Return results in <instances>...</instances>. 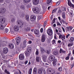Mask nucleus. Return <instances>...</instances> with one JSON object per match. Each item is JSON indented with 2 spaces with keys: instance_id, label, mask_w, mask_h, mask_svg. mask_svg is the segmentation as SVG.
Segmentation results:
<instances>
[{
  "instance_id": "obj_1",
  "label": "nucleus",
  "mask_w": 74,
  "mask_h": 74,
  "mask_svg": "<svg viewBox=\"0 0 74 74\" xmlns=\"http://www.w3.org/2000/svg\"><path fill=\"white\" fill-rule=\"evenodd\" d=\"M33 12L34 13H35V14H38L40 12H41L39 8L37 7H35L33 8Z\"/></svg>"
},
{
  "instance_id": "obj_2",
  "label": "nucleus",
  "mask_w": 74,
  "mask_h": 74,
  "mask_svg": "<svg viewBox=\"0 0 74 74\" xmlns=\"http://www.w3.org/2000/svg\"><path fill=\"white\" fill-rule=\"evenodd\" d=\"M32 52V48L29 47H28L27 49V53H25L26 56H28L30 55V53Z\"/></svg>"
},
{
  "instance_id": "obj_3",
  "label": "nucleus",
  "mask_w": 74,
  "mask_h": 74,
  "mask_svg": "<svg viewBox=\"0 0 74 74\" xmlns=\"http://www.w3.org/2000/svg\"><path fill=\"white\" fill-rule=\"evenodd\" d=\"M38 74H46V72L45 70L39 69L38 71Z\"/></svg>"
},
{
  "instance_id": "obj_4",
  "label": "nucleus",
  "mask_w": 74,
  "mask_h": 74,
  "mask_svg": "<svg viewBox=\"0 0 74 74\" xmlns=\"http://www.w3.org/2000/svg\"><path fill=\"white\" fill-rule=\"evenodd\" d=\"M15 40H16V44L17 45H19L20 42H21V37H17L15 38Z\"/></svg>"
},
{
  "instance_id": "obj_5",
  "label": "nucleus",
  "mask_w": 74,
  "mask_h": 74,
  "mask_svg": "<svg viewBox=\"0 0 74 74\" xmlns=\"http://www.w3.org/2000/svg\"><path fill=\"white\" fill-rule=\"evenodd\" d=\"M17 23L18 25H19V26L20 27H22L23 26V23L21 20H17Z\"/></svg>"
},
{
  "instance_id": "obj_6",
  "label": "nucleus",
  "mask_w": 74,
  "mask_h": 74,
  "mask_svg": "<svg viewBox=\"0 0 74 74\" xmlns=\"http://www.w3.org/2000/svg\"><path fill=\"white\" fill-rule=\"evenodd\" d=\"M66 36L64 35H60L59 36V38H61L62 39V41H65V40H66Z\"/></svg>"
},
{
  "instance_id": "obj_7",
  "label": "nucleus",
  "mask_w": 74,
  "mask_h": 74,
  "mask_svg": "<svg viewBox=\"0 0 74 74\" xmlns=\"http://www.w3.org/2000/svg\"><path fill=\"white\" fill-rule=\"evenodd\" d=\"M45 38V35L44 34H42L41 38V41L42 42H45V41L46 39Z\"/></svg>"
},
{
  "instance_id": "obj_8",
  "label": "nucleus",
  "mask_w": 74,
  "mask_h": 74,
  "mask_svg": "<svg viewBox=\"0 0 74 74\" xmlns=\"http://www.w3.org/2000/svg\"><path fill=\"white\" fill-rule=\"evenodd\" d=\"M36 19V17L35 15H32L30 17V20L31 21H34Z\"/></svg>"
},
{
  "instance_id": "obj_9",
  "label": "nucleus",
  "mask_w": 74,
  "mask_h": 74,
  "mask_svg": "<svg viewBox=\"0 0 74 74\" xmlns=\"http://www.w3.org/2000/svg\"><path fill=\"white\" fill-rule=\"evenodd\" d=\"M8 48L6 47L3 49V53L4 54H7L8 53Z\"/></svg>"
},
{
  "instance_id": "obj_10",
  "label": "nucleus",
  "mask_w": 74,
  "mask_h": 74,
  "mask_svg": "<svg viewBox=\"0 0 74 74\" xmlns=\"http://www.w3.org/2000/svg\"><path fill=\"white\" fill-rule=\"evenodd\" d=\"M47 33L49 36H51L52 34V30L51 29H49L47 31Z\"/></svg>"
},
{
  "instance_id": "obj_11",
  "label": "nucleus",
  "mask_w": 74,
  "mask_h": 74,
  "mask_svg": "<svg viewBox=\"0 0 74 74\" xmlns=\"http://www.w3.org/2000/svg\"><path fill=\"white\" fill-rule=\"evenodd\" d=\"M7 42L3 41L2 42L1 44L0 45V47H5L7 45Z\"/></svg>"
},
{
  "instance_id": "obj_12",
  "label": "nucleus",
  "mask_w": 74,
  "mask_h": 74,
  "mask_svg": "<svg viewBox=\"0 0 74 74\" xmlns=\"http://www.w3.org/2000/svg\"><path fill=\"white\" fill-rule=\"evenodd\" d=\"M68 4L69 6L71 7H72V8H74V5L72 4L71 3V1H70V0L68 1Z\"/></svg>"
},
{
  "instance_id": "obj_13",
  "label": "nucleus",
  "mask_w": 74,
  "mask_h": 74,
  "mask_svg": "<svg viewBox=\"0 0 74 74\" xmlns=\"http://www.w3.org/2000/svg\"><path fill=\"white\" fill-rule=\"evenodd\" d=\"M54 59H55V56H51L50 57L49 60L51 62H52Z\"/></svg>"
},
{
  "instance_id": "obj_14",
  "label": "nucleus",
  "mask_w": 74,
  "mask_h": 74,
  "mask_svg": "<svg viewBox=\"0 0 74 74\" xmlns=\"http://www.w3.org/2000/svg\"><path fill=\"white\" fill-rule=\"evenodd\" d=\"M14 30L15 32H18L19 30V27H18L17 26H15L14 28Z\"/></svg>"
},
{
  "instance_id": "obj_15",
  "label": "nucleus",
  "mask_w": 74,
  "mask_h": 74,
  "mask_svg": "<svg viewBox=\"0 0 74 74\" xmlns=\"http://www.w3.org/2000/svg\"><path fill=\"white\" fill-rule=\"evenodd\" d=\"M33 2L34 4L37 5L39 3V0H33Z\"/></svg>"
},
{
  "instance_id": "obj_16",
  "label": "nucleus",
  "mask_w": 74,
  "mask_h": 74,
  "mask_svg": "<svg viewBox=\"0 0 74 74\" xmlns=\"http://www.w3.org/2000/svg\"><path fill=\"white\" fill-rule=\"evenodd\" d=\"M5 23L6 24H5V26H3V25L0 24V29L2 30L3 29L5 26H6V25H7V23L6 22H5Z\"/></svg>"
},
{
  "instance_id": "obj_17",
  "label": "nucleus",
  "mask_w": 74,
  "mask_h": 74,
  "mask_svg": "<svg viewBox=\"0 0 74 74\" xmlns=\"http://www.w3.org/2000/svg\"><path fill=\"white\" fill-rule=\"evenodd\" d=\"M6 11V10L5 9V8H2L0 10V13H1V12L3 13H3H5Z\"/></svg>"
},
{
  "instance_id": "obj_18",
  "label": "nucleus",
  "mask_w": 74,
  "mask_h": 74,
  "mask_svg": "<svg viewBox=\"0 0 74 74\" xmlns=\"http://www.w3.org/2000/svg\"><path fill=\"white\" fill-rule=\"evenodd\" d=\"M19 58L20 60H23V59H24L25 57L23 54H20L19 56Z\"/></svg>"
},
{
  "instance_id": "obj_19",
  "label": "nucleus",
  "mask_w": 74,
  "mask_h": 74,
  "mask_svg": "<svg viewBox=\"0 0 74 74\" xmlns=\"http://www.w3.org/2000/svg\"><path fill=\"white\" fill-rule=\"evenodd\" d=\"M34 33L36 35H38L39 34L40 31L38 29H36L34 30Z\"/></svg>"
},
{
  "instance_id": "obj_20",
  "label": "nucleus",
  "mask_w": 74,
  "mask_h": 74,
  "mask_svg": "<svg viewBox=\"0 0 74 74\" xmlns=\"http://www.w3.org/2000/svg\"><path fill=\"white\" fill-rule=\"evenodd\" d=\"M5 22V21L4 18H1L0 19V23L2 24L4 23Z\"/></svg>"
},
{
  "instance_id": "obj_21",
  "label": "nucleus",
  "mask_w": 74,
  "mask_h": 74,
  "mask_svg": "<svg viewBox=\"0 0 74 74\" xmlns=\"http://www.w3.org/2000/svg\"><path fill=\"white\" fill-rule=\"evenodd\" d=\"M36 62H39L41 60V57L40 56H36Z\"/></svg>"
},
{
  "instance_id": "obj_22",
  "label": "nucleus",
  "mask_w": 74,
  "mask_h": 74,
  "mask_svg": "<svg viewBox=\"0 0 74 74\" xmlns=\"http://www.w3.org/2000/svg\"><path fill=\"white\" fill-rule=\"evenodd\" d=\"M57 62V60L56 59H54L53 62V66H55L56 64V63Z\"/></svg>"
},
{
  "instance_id": "obj_23",
  "label": "nucleus",
  "mask_w": 74,
  "mask_h": 74,
  "mask_svg": "<svg viewBox=\"0 0 74 74\" xmlns=\"http://www.w3.org/2000/svg\"><path fill=\"white\" fill-rule=\"evenodd\" d=\"M62 16L63 19H64L66 18V14L65 12H63L62 14Z\"/></svg>"
},
{
  "instance_id": "obj_24",
  "label": "nucleus",
  "mask_w": 74,
  "mask_h": 74,
  "mask_svg": "<svg viewBox=\"0 0 74 74\" xmlns=\"http://www.w3.org/2000/svg\"><path fill=\"white\" fill-rule=\"evenodd\" d=\"M66 52L63 50V49L61 48H60V53H65Z\"/></svg>"
},
{
  "instance_id": "obj_25",
  "label": "nucleus",
  "mask_w": 74,
  "mask_h": 74,
  "mask_svg": "<svg viewBox=\"0 0 74 74\" xmlns=\"http://www.w3.org/2000/svg\"><path fill=\"white\" fill-rule=\"evenodd\" d=\"M70 56H71V53H70L65 58V59L66 60H68L69 59V58H70Z\"/></svg>"
},
{
  "instance_id": "obj_26",
  "label": "nucleus",
  "mask_w": 74,
  "mask_h": 74,
  "mask_svg": "<svg viewBox=\"0 0 74 74\" xmlns=\"http://www.w3.org/2000/svg\"><path fill=\"white\" fill-rule=\"evenodd\" d=\"M74 40V38L73 37H71L69 40V42H73Z\"/></svg>"
},
{
  "instance_id": "obj_27",
  "label": "nucleus",
  "mask_w": 74,
  "mask_h": 74,
  "mask_svg": "<svg viewBox=\"0 0 74 74\" xmlns=\"http://www.w3.org/2000/svg\"><path fill=\"white\" fill-rule=\"evenodd\" d=\"M69 16L70 17H73L74 16V14H73V12H70L69 13Z\"/></svg>"
},
{
  "instance_id": "obj_28",
  "label": "nucleus",
  "mask_w": 74,
  "mask_h": 74,
  "mask_svg": "<svg viewBox=\"0 0 74 74\" xmlns=\"http://www.w3.org/2000/svg\"><path fill=\"white\" fill-rule=\"evenodd\" d=\"M9 47L10 49H12V48H14V45L12 44H10L9 45Z\"/></svg>"
},
{
  "instance_id": "obj_29",
  "label": "nucleus",
  "mask_w": 74,
  "mask_h": 74,
  "mask_svg": "<svg viewBox=\"0 0 74 74\" xmlns=\"http://www.w3.org/2000/svg\"><path fill=\"white\" fill-rule=\"evenodd\" d=\"M25 19L27 21H29V15H26Z\"/></svg>"
},
{
  "instance_id": "obj_30",
  "label": "nucleus",
  "mask_w": 74,
  "mask_h": 74,
  "mask_svg": "<svg viewBox=\"0 0 74 74\" xmlns=\"http://www.w3.org/2000/svg\"><path fill=\"white\" fill-rule=\"evenodd\" d=\"M11 21L12 22L14 23V22H15V21H16V19H15L14 18H12L11 19Z\"/></svg>"
},
{
  "instance_id": "obj_31",
  "label": "nucleus",
  "mask_w": 74,
  "mask_h": 74,
  "mask_svg": "<svg viewBox=\"0 0 74 74\" xmlns=\"http://www.w3.org/2000/svg\"><path fill=\"white\" fill-rule=\"evenodd\" d=\"M53 54L54 55L56 56V55H58V52L57 51H55L53 52Z\"/></svg>"
},
{
  "instance_id": "obj_32",
  "label": "nucleus",
  "mask_w": 74,
  "mask_h": 74,
  "mask_svg": "<svg viewBox=\"0 0 74 74\" xmlns=\"http://www.w3.org/2000/svg\"><path fill=\"white\" fill-rule=\"evenodd\" d=\"M52 69L51 68H48L47 69V71L49 72V73H51L52 72Z\"/></svg>"
},
{
  "instance_id": "obj_33",
  "label": "nucleus",
  "mask_w": 74,
  "mask_h": 74,
  "mask_svg": "<svg viewBox=\"0 0 74 74\" xmlns=\"http://www.w3.org/2000/svg\"><path fill=\"white\" fill-rule=\"evenodd\" d=\"M27 42V41L26 40H25L23 41V45H24V47H25L26 45V43Z\"/></svg>"
},
{
  "instance_id": "obj_34",
  "label": "nucleus",
  "mask_w": 74,
  "mask_h": 74,
  "mask_svg": "<svg viewBox=\"0 0 74 74\" xmlns=\"http://www.w3.org/2000/svg\"><path fill=\"white\" fill-rule=\"evenodd\" d=\"M14 74H21V72L20 70H18V72L17 71L14 72Z\"/></svg>"
},
{
  "instance_id": "obj_35",
  "label": "nucleus",
  "mask_w": 74,
  "mask_h": 74,
  "mask_svg": "<svg viewBox=\"0 0 74 74\" xmlns=\"http://www.w3.org/2000/svg\"><path fill=\"white\" fill-rule=\"evenodd\" d=\"M52 0H47V4H49L51 3Z\"/></svg>"
},
{
  "instance_id": "obj_36",
  "label": "nucleus",
  "mask_w": 74,
  "mask_h": 74,
  "mask_svg": "<svg viewBox=\"0 0 74 74\" xmlns=\"http://www.w3.org/2000/svg\"><path fill=\"white\" fill-rule=\"evenodd\" d=\"M32 69L30 68L29 70L28 71L29 74H32Z\"/></svg>"
},
{
  "instance_id": "obj_37",
  "label": "nucleus",
  "mask_w": 74,
  "mask_h": 74,
  "mask_svg": "<svg viewBox=\"0 0 74 74\" xmlns=\"http://www.w3.org/2000/svg\"><path fill=\"white\" fill-rule=\"evenodd\" d=\"M40 51L41 53H42L43 52H44V51H45L44 49V48H42V47H40Z\"/></svg>"
},
{
  "instance_id": "obj_38",
  "label": "nucleus",
  "mask_w": 74,
  "mask_h": 74,
  "mask_svg": "<svg viewBox=\"0 0 74 74\" xmlns=\"http://www.w3.org/2000/svg\"><path fill=\"white\" fill-rule=\"evenodd\" d=\"M35 54L36 55H38V54H39V53L38 52V50L37 49H36Z\"/></svg>"
},
{
  "instance_id": "obj_39",
  "label": "nucleus",
  "mask_w": 74,
  "mask_h": 74,
  "mask_svg": "<svg viewBox=\"0 0 74 74\" xmlns=\"http://www.w3.org/2000/svg\"><path fill=\"white\" fill-rule=\"evenodd\" d=\"M20 8L21 9H22V10H25V7L23 5H21Z\"/></svg>"
},
{
  "instance_id": "obj_40",
  "label": "nucleus",
  "mask_w": 74,
  "mask_h": 74,
  "mask_svg": "<svg viewBox=\"0 0 74 74\" xmlns=\"http://www.w3.org/2000/svg\"><path fill=\"white\" fill-rule=\"evenodd\" d=\"M52 44H53L54 45H55V44H56V41H55V40H53L52 41Z\"/></svg>"
},
{
  "instance_id": "obj_41",
  "label": "nucleus",
  "mask_w": 74,
  "mask_h": 74,
  "mask_svg": "<svg viewBox=\"0 0 74 74\" xmlns=\"http://www.w3.org/2000/svg\"><path fill=\"white\" fill-rule=\"evenodd\" d=\"M30 0H24V2L25 3H28L29 2H30Z\"/></svg>"
},
{
  "instance_id": "obj_42",
  "label": "nucleus",
  "mask_w": 74,
  "mask_h": 74,
  "mask_svg": "<svg viewBox=\"0 0 74 74\" xmlns=\"http://www.w3.org/2000/svg\"><path fill=\"white\" fill-rule=\"evenodd\" d=\"M73 43H69L68 45V47H70L73 46Z\"/></svg>"
},
{
  "instance_id": "obj_43",
  "label": "nucleus",
  "mask_w": 74,
  "mask_h": 74,
  "mask_svg": "<svg viewBox=\"0 0 74 74\" xmlns=\"http://www.w3.org/2000/svg\"><path fill=\"white\" fill-rule=\"evenodd\" d=\"M58 19L60 22L61 23V24H62V20L61 19V18H60V17L59 16L58 17Z\"/></svg>"
},
{
  "instance_id": "obj_44",
  "label": "nucleus",
  "mask_w": 74,
  "mask_h": 74,
  "mask_svg": "<svg viewBox=\"0 0 74 74\" xmlns=\"http://www.w3.org/2000/svg\"><path fill=\"white\" fill-rule=\"evenodd\" d=\"M57 10V8H55L53 10L52 12V14L54 13V12H56V11Z\"/></svg>"
},
{
  "instance_id": "obj_45",
  "label": "nucleus",
  "mask_w": 74,
  "mask_h": 74,
  "mask_svg": "<svg viewBox=\"0 0 74 74\" xmlns=\"http://www.w3.org/2000/svg\"><path fill=\"white\" fill-rule=\"evenodd\" d=\"M58 70L59 71H62V68L61 67H59L58 68Z\"/></svg>"
},
{
  "instance_id": "obj_46",
  "label": "nucleus",
  "mask_w": 74,
  "mask_h": 74,
  "mask_svg": "<svg viewBox=\"0 0 74 74\" xmlns=\"http://www.w3.org/2000/svg\"><path fill=\"white\" fill-rule=\"evenodd\" d=\"M66 32H69L70 31V29L69 28V27H66Z\"/></svg>"
},
{
  "instance_id": "obj_47",
  "label": "nucleus",
  "mask_w": 74,
  "mask_h": 74,
  "mask_svg": "<svg viewBox=\"0 0 74 74\" xmlns=\"http://www.w3.org/2000/svg\"><path fill=\"white\" fill-rule=\"evenodd\" d=\"M5 73H6L7 74H10V73L7 71V70L6 69L5 70Z\"/></svg>"
},
{
  "instance_id": "obj_48",
  "label": "nucleus",
  "mask_w": 74,
  "mask_h": 74,
  "mask_svg": "<svg viewBox=\"0 0 74 74\" xmlns=\"http://www.w3.org/2000/svg\"><path fill=\"white\" fill-rule=\"evenodd\" d=\"M42 16H39L38 17V20H40V19H42Z\"/></svg>"
},
{
  "instance_id": "obj_49",
  "label": "nucleus",
  "mask_w": 74,
  "mask_h": 74,
  "mask_svg": "<svg viewBox=\"0 0 74 74\" xmlns=\"http://www.w3.org/2000/svg\"><path fill=\"white\" fill-rule=\"evenodd\" d=\"M45 52L47 54H49V53H50V51L49 50H46Z\"/></svg>"
},
{
  "instance_id": "obj_50",
  "label": "nucleus",
  "mask_w": 74,
  "mask_h": 74,
  "mask_svg": "<svg viewBox=\"0 0 74 74\" xmlns=\"http://www.w3.org/2000/svg\"><path fill=\"white\" fill-rule=\"evenodd\" d=\"M60 1H58L56 3V5H57V6H58V5H59L60 4Z\"/></svg>"
},
{
  "instance_id": "obj_51",
  "label": "nucleus",
  "mask_w": 74,
  "mask_h": 74,
  "mask_svg": "<svg viewBox=\"0 0 74 74\" xmlns=\"http://www.w3.org/2000/svg\"><path fill=\"white\" fill-rule=\"evenodd\" d=\"M47 22L46 21H45L44 23V27H45V26H46L47 25Z\"/></svg>"
},
{
  "instance_id": "obj_52",
  "label": "nucleus",
  "mask_w": 74,
  "mask_h": 74,
  "mask_svg": "<svg viewBox=\"0 0 74 74\" xmlns=\"http://www.w3.org/2000/svg\"><path fill=\"white\" fill-rule=\"evenodd\" d=\"M62 10L63 11H65L66 10V8L65 7H63L62 8Z\"/></svg>"
},
{
  "instance_id": "obj_53",
  "label": "nucleus",
  "mask_w": 74,
  "mask_h": 74,
  "mask_svg": "<svg viewBox=\"0 0 74 74\" xmlns=\"http://www.w3.org/2000/svg\"><path fill=\"white\" fill-rule=\"evenodd\" d=\"M70 36V34H68L66 36V39L68 38V37H69V36Z\"/></svg>"
},
{
  "instance_id": "obj_54",
  "label": "nucleus",
  "mask_w": 74,
  "mask_h": 74,
  "mask_svg": "<svg viewBox=\"0 0 74 74\" xmlns=\"http://www.w3.org/2000/svg\"><path fill=\"white\" fill-rule=\"evenodd\" d=\"M40 33H42L43 32V28H41L40 29Z\"/></svg>"
},
{
  "instance_id": "obj_55",
  "label": "nucleus",
  "mask_w": 74,
  "mask_h": 74,
  "mask_svg": "<svg viewBox=\"0 0 74 74\" xmlns=\"http://www.w3.org/2000/svg\"><path fill=\"white\" fill-rule=\"evenodd\" d=\"M62 29L63 32H65V29H64V27H62Z\"/></svg>"
},
{
  "instance_id": "obj_56",
  "label": "nucleus",
  "mask_w": 74,
  "mask_h": 74,
  "mask_svg": "<svg viewBox=\"0 0 74 74\" xmlns=\"http://www.w3.org/2000/svg\"><path fill=\"white\" fill-rule=\"evenodd\" d=\"M57 25H58L59 26H61V24L60 23H59V22H57Z\"/></svg>"
},
{
  "instance_id": "obj_57",
  "label": "nucleus",
  "mask_w": 74,
  "mask_h": 74,
  "mask_svg": "<svg viewBox=\"0 0 74 74\" xmlns=\"http://www.w3.org/2000/svg\"><path fill=\"white\" fill-rule=\"evenodd\" d=\"M34 71H37V68H34Z\"/></svg>"
},
{
  "instance_id": "obj_58",
  "label": "nucleus",
  "mask_w": 74,
  "mask_h": 74,
  "mask_svg": "<svg viewBox=\"0 0 74 74\" xmlns=\"http://www.w3.org/2000/svg\"><path fill=\"white\" fill-rule=\"evenodd\" d=\"M74 59V58H73V57H72L71 58V59L70 60H71V61H72V60H73Z\"/></svg>"
},
{
  "instance_id": "obj_59",
  "label": "nucleus",
  "mask_w": 74,
  "mask_h": 74,
  "mask_svg": "<svg viewBox=\"0 0 74 74\" xmlns=\"http://www.w3.org/2000/svg\"><path fill=\"white\" fill-rule=\"evenodd\" d=\"M27 63H28V61L26 60L25 62V64H27Z\"/></svg>"
},
{
  "instance_id": "obj_60",
  "label": "nucleus",
  "mask_w": 74,
  "mask_h": 74,
  "mask_svg": "<svg viewBox=\"0 0 74 74\" xmlns=\"http://www.w3.org/2000/svg\"><path fill=\"white\" fill-rule=\"evenodd\" d=\"M18 64V63L17 62H16H16L14 63V65H15V66H16V65Z\"/></svg>"
},
{
  "instance_id": "obj_61",
  "label": "nucleus",
  "mask_w": 74,
  "mask_h": 74,
  "mask_svg": "<svg viewBox=\"0 0 74 74\" xmlns=\"http://www.w3.org/2000/svg\"><path fill=\"white\" fill-rule=\"evenodd\" d=\"M63 23L64 25H67L68 24V23L66 22H65Z\"/></svg>"
},
{
  "instance_id": "obj_62",
  "label": "nucleus",
  "mask_w": 74,
  "mask_h": 74,
  "mask_svg": "<svg viewBox=\"0 0 74 74\" xmlns=\"http://www.w3.org/2000/svg\"><path fill=\"white\" fill-rule=\"evenodd\" d=\"M2 58L3 59H5V55H4L3 56H2Z\"/></svg>"
},
{
  "instance_id": "obj_63",
  "label": "nucleus",
  "mask_w": 74,
  "mask_h": 74,
  "mask_svg": "<svg viewBox=\"0 0 74 74\" xmlns=\"http://www.w3.org/2000/svg\"><path fill=\"white\" fill-rule=\"evenodd\" d=\"M74 66V63H73L71 65V68H73V67Z\"/></svg>"
},
{
  "instance_id": "obj_64",
  "label": "nucleus",
  "mask_w": 74,
  "mask_h": 74,
  "mask_svg": "<svg viewBox=\"0 0 74 74\" xmlns=\"http://www.w3.org/2000/svg\"><path fill=\"white\" fill-rule=\"evenodd\" d=\"M34 74H37V71H34Z\"/></svg>"
}]
</instances>
